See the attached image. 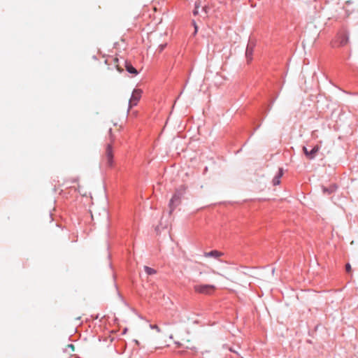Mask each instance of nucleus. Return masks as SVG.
Returning <instances> with one entry per match:
<instances>
[{
  "mask_svg": "<svg viewBox=\"0 0 358 358\" xmlns=\"http://www.w3.org/2000/svg\"><path fill=\"white\" fill-rule=\"evenodd\" d=\"M117 71H120V73H121V72H122V71H123V69H121L120 67H119V66H118V65H117Z\"/></svg>",
  "mask_w": 358,
  "mask_h": 358,
  "instance_id": "4be33fe9",
  "label": "nucleus"
},
{
  "mask_svg": "<svg viewBox=\"0 0 358 358\" xmlns=\"http://www.w3.org/2000/svg\"><path fill=\"white\" fill-rule=\"evenodd\" d=\"M303 154L305 155V156L306 157V158L308 159L309 158V150L307 149V148L306 146H303Z\"/></svg>",
  "mask_w": 358,
  "mask_h": 358,
  "instance_id": "4468645a",
  "label": "nucleus"
},
{
  "mask_svg": "<svg viewBox=\"0 0 358 358\" xmlns=\"http://www.w3.org/2000/svg\"><path fill=\"white\" fill-rule=\"evenodd\" d=\"M283 172H284L283 169L279 168L278 173H276L275 177L273 178V180H272L273 185L276 186V185H280V178L283 175Z\"/></svg>",
  "mask_w": 358,
  "mask_h": 358,
  "instance_id": "1a4fd4ad",
  "label": "nucleus"
},
{
  "mask_svg": "<svg viewBox=\"0 0 358 358\" xmlns=\"http://www.w3.org/2000/svg\"><path fill=\"white\" fill-rule=\"evenodd\" d=\"M337 188H338V186L335 183H332V184L329 185V187L323 186L322 191L324 194L330 195L332 193L335 192L336 190L337 189Z\"/></svg>",
  "mask_w": 358,
  "mask_h": 358,
  "instance_id": "0eeeda50",
  "label": "nucleus"
},
{
  "mask_svg": "<svg viewBox=\"0 0 358 358\" xmlns=\"http://www.w3.org/2000/svg\"><path fill=\"white\" fill-rule=\"evenodd\" d=\"M254 47L255 44L251 41H249L245 50V57L248 62H251L252 59Z\"/></svg>",
  "mask_w": 358,
  "mask_h": 358,
  "instance_id": "423d86ee",
  "label": "nucleus"
},
{
  "mask_svg": "<svg viewBox=\"0 0 358 358\" xmlns=\"http://www.w3.org/2000/svg\"><path fill=\"white\" fill-rule=\"evenodd\" d=\"M192 13L194 16H196L199 15V9L194 8L192 11Z\"/></svg>",
  "mask_w": 358,
  "mask_h": 358,
  "instance_id": "6ab92c4d",
  "label": "nucleus"
},
{
  "mask_svg": "<svg viewBox=\"0 0 358 358\" xmlns=\"http://www.w3.org/2000/svg\"><path fill=\"white\" fill-rule=\"evenodd\" d=\"M167 45V43H163V44H160L159 46H158V48L157 50V51L159 52V53H161L163 52V50L166 48Z\"/></svg>",
  "mask_w": 358,
  "mask_h": 358,
  "instance_id": "ddd939ff",
  "label": "nucleus"
},
{
  "mask_svg": "<svg viewBox=\"0 0 358 358\" xmlns=\"http://www.w3.org/2000/svg\"><path fill=\"white\" fill-rule=\"evenodd\" d=\"M142 90L140 89H134L132 92L131 98L129 101V108H131L136 106L141 97Z\"/></svg>",
  "mask_w": 358,
  "mask_h": 358,
  "instance_id": "39448f33",
  "label": "nucleus"
},
{
  "mask_svg": "<svg viewBox=\"0 0 358 358\" xmlns=\"http://www.w3.org/2000/svg\"><path fill=\"white\" fill-rule=\"evenodd\" d=\"M115 62H118V59H117V58H116V59H115Z\"/></svg>",
  "mask_w": 358,
  "mask_h": 358,
  "instance_id": "5701e85b",
  "label": "nucleus"
},
{
  "mask_svg": "<svg viewBox=\"0 0 358 358\" xmlns=\"http://www.w3.org/2000/svg\"><path fill=\"white\" fill-rule=\"evenodd\" d=\"M348 34L346 31H341L337 34L333 46H344L348 43Z\"/></svg>",
  "mask_w": 358,
  "mask_h": 358,
  "instance_id": "f03ea898",
  "label": "nucleus"
},
{
  "mask_svg": "<svg viewBox=\"0 0 358 358\" xmlns=\"http://www.w3.org/2000/svg\"><path fill=\"white\" fill-rule=\"evenodd\" d=\"M144 271L146 273L147 275H154L157 273V271L151 267H149L148 266H144Z\"/></svg>",
  "mask_w": 358,
  "mask_h": 358,
  "instance_id": "f8f14e48",
  "label": "nucleus"
},
{
  "mask_svg": "<svg viewBox=\"0 0 358 358\" xmlns=\"http://www.w3.org/2000/svg\"><path fill=\"white\" fill-rule=\"evenodd\" d=\"M192 25H193V26H194V32H195V33H196V32H197V31H198V27H197V25H196V24L195 20H193L192 21Z\"/></svg>",
  "mask_w": 358,
  "mask_h": 358,
  "instance_id": "a211bd4d",
  "label": "nucleus"
},
{
  "mask_svg": "<svg viewBox=\"0 0 358 358\" xmlns=\"http://www.w3.org/2000/svg\"><path fill=\"white\" fill-rule=\"evenodd\" d=\"M200 1H196L194 3V8L199 9L200 7Z\"/></svg>",
  "mask_w": 358,
  "mask_h": 358,
  "instance_id": "aec40b11",
  "label": "nucleus"
},
{
  "mask_svg": "<svg viewBox=\"0 0 358 358\" xmlns=\"http://www.w3.org/2000/svg\"><path fill=\"white\" fill-rule=\"evenodd\" d=\"M125 69L126 71L133 75H137L138 73V71L133 66V65L131 64V62L128 61H125Z\"/></svg>",
  "mask_w": 358,
  "mask_h": 358,
  "instance_id": "9d476101",
  "label": "nucleus"
},
{
  "mask_svg": "<svg viewBox=\"0 0 358 358\" xmlns=\"http://www.w3.org/2000/svg\"><path fill=\"white\" fill-rule=\"evenodd\" d=\"M150 327L152 329L156 330L157 332H161L160 328L157 324H150Z\"/></svg>",
  "mask_w": 358,
  "mask_h": 358,
  "instance_id": "2eb2a0df",
  "label": "nucleus"
},
{
  "mask_svg": "<svg viewBox=\"0 0 358 358\" xmlns=\"http://www.w3.org/2000/svg\"><path fill=\"white\" fill-rule=\"evenodd\" d=\"M108 132L110 134V138H111V141H112L113 140H112V129L111 128L109 129Z\"/></svg>",
  "mask_w": 358,
  "mask_h": 358,
  "instance_id": "412c9836",
  "label": "nucleus"
},
{
  "mask_svg": "<svg viewBox=\"0 0 358 358\" xmlns=\"http://www.w3.org/2000/svg\"><path fill=\"white\" fill-rule=\"evenodd\" d=\"M241 358H243V357H241Z\"/></svg>",
  "mask_w": 358,
  "mask_h": 358,
  "instance_id": "b1692460",
  "label": "nucleus"
},
{
  "mask_svg": "<svg viewBox=\"0 0 358 358\" xmlns=\"http://www.w3.org/2000/svg\"><path fill=\"white\" fill-rule=\"evenodd\" d=\"M105 159L106 166L111 168L113 166V151L111 143H108L106 145Z\"/></svg>",
  "mask_w": 358,
  "mask_h": 358,
  "instance_id": "20e7f679",
  "label": "nucleus"
},
{
  "mask_svg": "<svg viewBox=\"0 0 358 358\" xmlns=\"http://www.w3.org/2000/svg\"><path fill=\"white\" fill-rule=\"evenodd\" d=\"M352 271V268H351V265L348 263L346 264L345 265V271L348 273H350Z\"/></svg>",
  "mask_w": 358,
  "mask_h": 358,
  "instance_id": "dca6fc26",
  "label": "nucleus"
},
{
  "mask_svg": "<svg viewBox=\"0 0 358 358\" xmlns=\"http://www.w3.org/2000/svg\"><path fill=\"white\" fill-rule=\"evenodd\" d=\"M215 289V286L211 285H195L194 286V290L196 292L203 294H210Z\"/></svg>",
  "mask_w": 358,
  "mask_h": 358,
  "instance_id": "7ed1b4c3",
  "label": "nucleus"
},
{
  "mask_svg": "<svg viewBox=\"0 0 358 358\" xmlns=\"http://www.w3.org/2000/svg\"><path fill=\"white\" fill-rule=\"evenodd\" d=\"M320 150V145H315L311 149V150L309 151V154H308L309 155V158H308V159H310V160L314 159Z\"/></svg>",
  "mask_w": 358,
  "mask_h": 358,
  "instance_id": "9b49d317",
  "label": "nucleus"
},
{
  "mask_svg": "<svg viewBox=\"0 0 358 358\" xmlns=\"http://www.w3.org/2000/svg\"><path fill=\"white\" fill-rule=\"evenodd\" d=\"M208 10H209V8L208 6H204L203 8H202V11L205 13L206 15L208 14Z\"/></svg>",
  "mask_w": 358,
  "mask_h": 358,
  "instance_id": "f3484780",
  "label": "nucleus"
},
{
  "mask_svg": "<svg viewBox=\"0 0 358 358\" xmlns=\"http://www.w3.org/2000/svg\"><path fill=\"white\" fill-rule=\"evenodd\" d=\"M182 192L179 190H176L171 199L169 207L170 208L169 213L171 214L174 209L180 205L181 202Z\"/></svg>",
  "mask_w": 358,
  "mask_h": 358,
  "instance_id": "f257e3e1",
  "label": "nucleus"
},
{
  "mask_svg": "<svg viewBox=\"0 0 358 358\" xmlns=\"http://www.w3.org/2000/svg\"><path fill=\"white\" fill-rule=\"evenodd\" d=\"M224 254L222 252H220L216 250H211L210 252H204V257H212L215 259H218L219 257H222Z\"/></svg>",
  "mask_w": 358,
  "mask_h": 358,
  "instance_id": "6e6552de",
  "label": "nucleus"
}]
</instances>
